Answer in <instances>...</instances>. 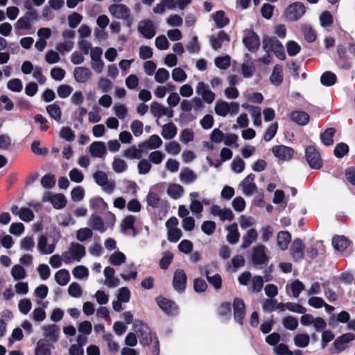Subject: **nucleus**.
Wrapping results in <instances>:
<instances>
[{
	"mask_svg": "<svg viewBox=\"0 0 355 355\" xmlns=\"http://www.w3.org/2000/svg\"><path fill=\"white\" fill-rule=\"evenodd\" d=\"M135 222V217L134 216L130 215L125 217L121 223V232L125 234L129 230H132L134 231L133 236H135L136 234L134 228Z\"/></svg>",
	"mask_w": 355,
	"mask_h": 355,
	"instance_id": "obj_40",
	"label": "nucleus"
},
{
	"mask_svg": "<svg viewBox=\"0 0 355 355\" xmlns=\"http://www.w3.org/2000/svg\"><path fill=\"white\" fill-rule=\"evenodd\" d=\"M291 234L288 232H279L277 238V245L282 250H285L291 242Z\"/></svg>",
	"mask_w": 355,
	"mask_h": 355,
	"instance_id": "obj_42",
	"label": "nucleus"
},
{
	"mask_svg": "<svg viewBox=\"0 0 355 355\" xmlns=\"http://www.w3.org/2000/svg\"><path fill=\"white\" fill-rule=\"evenodd\" d=\"M305 7L302 3L295 2L286 10V17L291 21H297L305 13Z\"/></svg>",
	"mask_w": 355,
	"mask_h": 355,
	"instance_id": "obj_9",
	"label": "nucleus"
},
{
	"mask_svg": "<svg viewBox=\"0 0 355 355\" xmlns=\"http://www.w3.org/2000/svg\"><path fill=\"white\" fill-rule=\"evenodd\" d=\"M239 105L236 102H227L225 101H218L215 105L214 110L218 116L225 117L227 115H235L238 113Z\"/></svg>",
	"mask_w": 355,
	"mask_h": 355,
	"instance_id": "obj_5",
	"label": "nucleus"
},
{
	"mask_svg": "<svg viewBox=\"0 0 355 355\" xmlns=\"http://www.w3.org/2000/svg\"><path fill=\"white\" fill-rule=\"evenodd\" d=\"M134 330L137 334L140 343L144 345H149L150 343L155 344V354H158L159 341L155 334H152L148 326L140 320H136L133 324Z\"/></svg>",
	"mask_w": 355,
	"mask_h": 355,
	"instance_id": "obj_1",
	"label": "nucleus"
},
{
	"mask_svg": "<svg viewBox=\"0 0 355 355\" xmlns=\"http://www.w3.org/2000/svg\"><path fill=\"white\" fill-rule=\"evenodd\" d=\"M264 280L262 277L256 275L252 278V292L259 293L261 291L264 284Z\"/></svg>",
	"mask_w": 355,
	"mask_h": 355,
	"instance_id": "obj_61",
	"label": "nucleus"
},
{
	"mask_svg": "<svg viewBox=\"0 0 355 355\" xmlns=\"http://www.w3.org/2000/svg\"><path fill=\"white\" fill-rule=\"evenodd\" d=\"M234 319L239 324H242L245 315V304L240 298L234 299L233 302Z\"/></svg>",
	"mask_w": 355,
	"mask_h": 355,
	"instance_id": "obj_23",
	"label": "nucleus"
},
{
	"mask_svg": "<svg viewBox=\"0 0 355 355\" xmlns=\"http://www.w3.org/2000/svg\"><path fill=\"white\" fill-rule=\"evenodd\" d=\"M85 248L78 243H71L67 251L63 252V261L65 263L79 262L85 255Z\"/></svg>",
	"mask_w": 355,
	"mask_h": 355,
	"instance_id": "obj_3",
	"label": "nucleus"
},
{
	"mask_svg": "<svg viewBox=\"0 0 355 355\" xmlns=\"http://www.w3.org/2000/svg\"><path fill=\"white\" fill-rule=\"evenodd\" d=\"M44 336L52 341H57L60 334V327L56 324H47L42 327Z\"/></svg>",
	"mask_w": 355,
	"mask_h": 355,
	"instance_id": "obj_26",
	"label": "nucleus"
},
{
	"mask_svg": "<svg viewBox=\"0 0 355 355\" xmlns=\"http://www.w3.org/2000/svg\"><path fill=\"white\" fill-rule=\"evenodd\" d=\"M194 139V132L191 128L184 129L180 135V140L183 144H187Z\"/></svg>",
	"mask_w": 355,
	"mask_h": 355,
	"instance_id": "obj_56",
	"label": "nucleus"
},
{
	"mask_svg": "<svg viewBox=\"0 0 355 355\" xmlns=\"http://www.w3.org/2000/svg\"><path fill=\"white\" fill-rule=\"evenodd\" d=\"M178 220L175 217H171L166 222L167 229V239L168 241L176 243L181 238L182 231L178 227Z\"/></svg>",
	"mask_w": 355,
	"mask_h": 355,
	"instance_id": "obj_7",
	"label": "nucleus"
},
{
	"mask_svg": "<svg viewBox=\"0 0 355 355\" xmlns=\"http://www.w3.org/2000/svg\"><path fill=\"white\" fill-rule=\"evenodd\" d=\"M336 76L331 71L324 72L320 77V82L324 86H331L336 83Z\"/></svg>",
	"mask_w": 355,
	"mask_h": 355,
	"instance_id": "obj_48",
	"label": "nucleus"
},
{
	"mask_svg": "<svg viewBox=\"0 0 355 355\" xmlns=\"http://www.w3.org/2000/svg\"><path fill=\"white\" fill-rule=\"evenodd\" d=\"M108 10L114 17L123 20L126 26L131 28L134 20L131 17L130 9L126 5L123 3L112 4L110 6Z\"/></svg>",
	"mask_w": 355,
	"mask_h": 355,
	"instance_id": "obj_2",
	"label": "nucleus"
},
{
	"mask_svg": "<svg viewBox=\"0 0 355 355\" xmlns=\"http://www.w3.org/2000/svg\"><path fill=\"white\" fill-rule=\"evenodd\" d=\"M89 152L94 157L103 158L107 153L106 146L103 141H94L89 147Z\"/></svg>",
	"mask_w": 355,
	"mask_h": 355,
	"instance_id": "obj_21",
	"label": "nucleus"
},
{
	"mask_svg": "<svg viewBox=\"0 0 355 355\" xmlns=\"http://www.w3.org/2000/svg\"><path fill=\"white\" fill-rule=\"evenodd\" d=\"M73 73L75 80L80 84L85 83L89 80L92 76V73L90 69L85 67H76Z\"/></svg>",
	"mask_w": 355,
	"mask_h": 355,
	"instance_id": "obj_18",
	"label": "nucleus"
},
{
	"mask_svg": "<svg viewBox=\"0 0 355 355\" xmlns=\"http://www.w3.org/2000/svg\"><path fill=\"white\" fill-rule=\"evenodd\" d=\"M286 46L289 56L296 55L301 50V46L293 40L287 42Z\"/></svg>",
	"mask_w": 355,
	"mask_h": 355,
	"instance_id": "obj_59",
	"label": "nucleus"
},
{
	"mask_svg": "<svg viewBox=\"0 0 355 355\" xmlns=\"http://www.w3.org/2000/svg\"><path fill=\"white\" fill-rule=\"evenodd\" d=\"M258 234L256 230H249L243 238V243L241 244L242 248H247L257 239Z\"/></svg>",
	"mask_w": 355,
	"mask_h": 355,
	"instance_id": "obj_41",
	"label": "nucleus"
},
{
	"mask_svg": "<svg viewBox=\"0 0 355 355\" xmlns=\"http://www.w3.org/2000/svg\"><path fill=\"white\" fill-rule=\"evenodd\" d=\"M305 156L309 166L314 169H320L322 165L320 153L313 146H307L305 149Z\"/></svg>",
	"mask_w": 355,
	"mask_h": 355,
	"instance_id": "obj_6",
	"label": "nucleus"
},
{
	"mask_svg": "<svg viewBox=\"0 0 355 355\" xmlns=\"http://www.w3.org/2000/svg\"><path fill=\"white\" fill-rule=\"evenodd\" d=\"M184 193V188L179 184L171 183L168 184L166 193L174 200L179 199Z\"/></svg>",
	"mask_w": 355,
	"mask_h": 355,
	"instance_id": "obj_33",
	"label": "nucleus"
},
{
	"mask_svg": "<svg viewBox=\"0 0 355 355\" xmlns=\"http://www.w3.org/2000/svg\"><path fill=\"white\" fill-rule=\"evenodd\" d=\"M162 144V140L157 135H151L149 139L142 144V147L145 149H157Z\"/></svg>",
	"mask_w": 355,
	"mask_h": 355,
	"instance_id": "obj_36",
	"label": "nucleus"
},
{
	"mask_svg": "<svg viewBox=\"0 0 355 355\" xmlns=\"http://www.w3.org/2000/svg\"><path fill=\"white\" fill-rule=\"evenodd\" d=\"M212 19L217 28H221L229 24V19L225 17L223 10H218L212 15Z\"/></svg>",
	"mask_w": 355,
	"mask_h": 355,
	"instance_id": "obj_38",
	"label": "nucleus"
},
{
	"mask_svg": "<svg viewBox=\"0 0 355 355\" xmlns=\"http://www.w3.org/2000/svg\"><path fill=\"white\" fill-rule=\"evenodd\" d=\"M270 82L275 85H279L283 80L282 67L277 64L275 66L270 78Z\"/></svg>",
	"mask_w": 355,
	"mask_h": 355,
	"instance_id": "obj_45",
	"label": "nucleus"
},
{
	"mask_svg": "<svg viewBox=\"0 0 355 355\" xmlns=\"http://www.w3.org/2000/svg\"><path fill=\"white\" fill-rule=\"evenodd\" d=\"M263 48L267 53L273 52L281 60L286 59L284 46L275 37H264L263 40Z\"/></svg>",
	"mask_w": 355,
	"mask_h": 355,
	"instance_id": "obj_4",
	"label": "nucleus"
},
{
	"mask_svg": "<svg viewBox=\"0 0 355 355\" xmlns=\"http://www.w3.org/2000/svg\"><path fill=\"white\" fill-rule=\"evenodd\" d=\"M37 248L42 254H50L55 250V244L48 245L46 236L42 235L38 239Z\"/></svg>",
	"mask_w": 355,
	"mask_h": 355,
	"instance_id": "obj_30",
	"label": "nucleus"
},
{
	"mask_svg": "<svg viewBox=\"0 0 355 355\" xmlns=\"http://www.w3.org/2000/svg\"><path fill=\"white\" fill-rule=\"evenodd\" d=\"M10 210L14 215L17 216L24 222H31L34 219V214L29 208H19L17 205H14Z\"/></svg>",
	"mask_w": 355,
	"mask_h": 355,
	"instance_id": "obj_20",
	"label": "nucleus"
},
{
	"mask_svg": "<svg viewBox=\"0 0 355 355\" xmlns=\"http://www.w3.org/2000/svg\"><path fill=\"white\" fill-rule=\"evenodd\" d=\"M88 224L93 230H98L101 232L105 231L104 223L98 216L92 215L89 218Z\"/></svg>",
	"mask_w": 355,
	"mask_h": 355,
	"instance_id": "obj_47",
	"label": "nucleus"
},
{
	"mask_svg": "<svg viewBox=\"0 0 355 355\" xmlns=\"http://www.w3.org/2000/svg\"><path fill=\"white\" fill-rule=\"evenodd\" d=\"M171 76L173 80L175 82H183L187 78L186 72L180 67H177L173 69Z\"/></svg>",
	"mask_w": 355,
	"mask_h": 355,
	"instance_id": "obj_63",
	"label": "nucleus"
},
{
	"mask_svg": "<svg viewBox=\"0 0 355 355\" xmlns=\"http://www.w3.org/2000/svg\"><path fill=\"white\" fill-rule=\"evenodd\" d=\"M46 112L54 120L58 121L61 119L62 112L59 105L55 103L49 105L46 107Z\"/></svg>",
	"mask_w": 355,
	"mask_h": 355,
	"instance_id": "obj_46",
	"label": "nucleus"
},
{
	"mask_svg": "<svg viewBox=\"0 0 355 355\" xmlns=\"http://www.w3.org/2000/svg\"><path fill=\"white\" fill-rule=\"evenodd\" d=\"M226 230L227 231V241L231 244L236 243L240 237L237 225L232 223L226 227Z\"/></svg>",
	"mask_w": 355,
	"mask_h": 355,
	"instance_id": "obj_32",
	"label": "nucleus"
},
{
	"mask_svg": "<svg viewBox=\"0 0 355 355\" xmlns=\"http://www.w3.org/2000/svg\"><path fill=\"white\" fill-rule=\"evenodd\" d=\"M165 150L170 155H177L181 151V146L177 141H172L165 144Z\"/></svg>",
	"mask_w": 355,
	"mask_h": 355,
	"instance_id": "obj_57",
	"label": "nucleus"
},
{
	"mask_svg": "<svg viewBox=\"0 0 355 355\" xmlns=\"http://www.w3.org/2000/svg\"><path fill=\"white\" fill-rule=\"evenodd\" d=\"M170 77V73L168 70L164 68H159L155 73V80L160 84L166 83Z\"/></svg>",
	"mask_w": 355,
	"mask_h": 355,
	"instance_id": "obj_49",
	"label": "nucleus"
},
{
	"mask_svg": "<svg viewBox=\"0 0 355 355\" xmlns=\"http://www.w3.org/2000/svg\"><path fill=\"white\" fill-rule=\"evenodd\" d=\"M254 175L251 173L240 182L239 189L241 190L243 195L250 196L256 191L257 186L254 183Z\"/></svg>",
	"mask_w": 355,
	"mask_h": 355,
	"instance_id": "obj_10",
	"label": "nucleus"
},
{
	"mask_svg": "<svg viewBox=\"0 0 355 355\" xmlns=\"http://www.w3.org/2000/svg\"><path fill=\"white\" fill-rule=\"evenodd\" d=\"M123 156L130 159H140L142 156V151L135 146H132L123 152Z\"/></svg>",
	"mask_w": 355,
	"mask_h": 355,
	"instance_id": "obj_54",
	"label": "nucleus"
},
{
	"mask_svg": "<svg viewBox=\"0 0 355 355\" xmlns=\"http://www.w3.org/2000/svg\"><path fill=\"white\" fill-rule=\"evenodd\" d=\"M105 277V285L109 288H114L119 286L120 281L118 278L114 277L115 271L111 267H105L103 271Z\"/></svg>",
	"mask_w": 355,
	"mask_h": 355,
	"instance_id": "obj_25",
	"label": "nucleus"
},
{
	"mask_svg": "<svg viewBox=\"0 0 355 355\" xmlns=\"http://www.w3.org/2000/svg\"><path fill=\"white\" fill-rule=\"evenodd\" d=\"M35 354L36 355H51V347L49 344L45 343L44 342L40 340L37 344V347L35 349Z\"/></svg>",
	"mask_w": 355,
	"mask_h": 355,
	"instance_id": "obj_51",
	"label": "nucleus"
},
{
	"mask_svg": "<svg viewBox=\"0 0 355 355\" xmlns=\"http://www.w3.org/2000/svg\"><path fill=\"white\" fill-rule=\"evenodd\" d=\"M55 279L60 286H65L70 280V275L67 270L61 269L55 274Z\"/></svg>",
	"mask_w": 355,
	"mask_h": 355,
	"instance_id": "obj_43",
	"label": "nucleus"
},
{
	"mask_svg": "<svg viewBox=\"0 0 355 355\" xmlns=\"http://www.w3.org/2000/svg\"><path fill=\"white\" fill-rule=\"evenodd\" d=\"M187 285V275L183 270L178 269L175 271L173 279V286L175 291L182 292L184 291Z\"/></svg>",
	"mask_w": 355,
	"mask_h": 355,
	"instance_id": "obj_15",
	"label": "nucleus"
},
{
	"mask_svg": "<svg viewBox=\"0 0 355 355\" xmlns=\"http://www.w3.org/2000/svg\"><path fill=\"white\" fill-rule=\"evenodd\" d=\"M44 202L50 201L55 209H62L66 205V199L63 194L58 193L53 195L50 192H46L42 197Z\"/></svg>",
	"mask_w": 355,
	"mask_h": 355,
	"instance_id": "obj_16",
	"label": "nucleus"
},
{
	"mask_svg": "<svg viewBox=\"0 0 355 355\" xmlns=\"http://www.w3.org/2000/svg\"><path fill=\"white\" fill-rule=\"evenodd\" d=\"M252 259L255 264H263L266 262L268 257L266 254V247L259 245L253 248Z\"/></svg>",
	"mask_w": 355,
	"mask_h": 355,
	"instance_id": "obj_22",
	"label": "nucleus"
},
{
	"mask_svg": "<svg viewBox=\"0 0 355 355\" xmlns=\"http://www.w3.org/2000/svg\"><path fill=\"white\" fill-rule=\"evenodd\" d=\"M349 152V146L345 143L338 144L334 150V154L337 158H342Z\"/></svg>",
	"mask_w": 355,
	"mask_h": 355,
	"instance_id": "obj_60",
	"label": "nucleus"
},
{
	"mask_svg": "<svg viewBox=\"0 0 355 355\" xmlns=\"http://www.w3.org/2000/svg\"><path fill=\"white\" fill-rule=\"evenodd\" d=\"M181 182L187 184L193 183L197 180V175L193 171L189 168H183L179 175Z\"/></svg>",
	"mask_w": 355,
	"mask_h": 355,
	"instance_id": "obj_29",
	"label": "nucleus"
},
{
	"mask_svg": "<svg viewBox=\"0 0 355 355\" xmlns=\"http://www.w3.org/2000/svg\"><path fill=\"white\" fill-rule=\"evenodd\" d=\"M126 257L121 252H115L112 253L110 258L109 261L114 266H120L125 261Z\"/></svg>",
	"mask_w": 355,
	"mask_h": 355,
	"instance_id": "obj_50",
	"label": "nucleus"
},
{
	"mask_svg": "<svg viewBox=\"0 0 355 355\" xmlns=\"http://www.w3.org/2000/svg\"><path fill=\"white\" fill-rule=\"evenodd\" d=\"M354 339V334L352 333H347L337 338L334 343V346L338 352H341L345 348V345L347 343Z\"/></svg>",
	"mask_w": 355,
	"mask_h": 355,
	"instance_id": "obj_28",
	"label": "nucleus"
},
{
	"mask_svg": "<svg viewBox=\"0 0 355 355\" xmlns=\"http://www.w3.org/2000/svg\"><path fill=\"white\" fill-rule=\"evenodd\" d=\"M210 213L214 216H218L222 221H232L234 217L230 209L221 208L217 205H214L210 207Z\"/></svg>",
	"mask_w": 355,
	"mask_h": 355,
	"instance_id": "obj_13",
	"label": "nucleus"
},
{
	"mask_svg": "<svg viewBox=\"0 0 355 355\" xmlns=\"http://www.w3.org/2000/svg\"><path fill=\"white\" fill-rule=\"evenodd\" d=\"M10 274L15 281L22 280L26 277L25 268L19 264H16L12 268Z\"/></svg>",
	"mask_w": 355,
	"mask_h": 355,
	"instance_id": "obj_44",
	"label": "nucleus"
},
{
	"mask_svg": "<svg viewBox=\"0 0 355 355\" xmlns=\"http://www.w3.org/2000/svg\"><path fill=\"white\" fill-rule=\"evenodd\" d=\"M156 301L159 307L166 314L175 315L177 313L178 308L174 302L162 297H157Z\"/></svg>",
	"mask_w": 355,
	"mask_h": 355,
	"instance_id": "obj_19",
	"label": "nucleus"
},
{
	"mask_svg": "<svg viewBox=\"0 0 355 355\" xmlns=\"http://www.w3.org/2000/svg\"><path fill=\"white\" fill-rule=\"evenodd\" d=\"M230 57L225 55L223 57H217L215 58L214 63L216 66L220 69H226L230 65Z\"/></svg>",
	"mask_w": 355,
	"mask_h": 355,
	"instance_id": "obj_64",
	"label": "nucleus"
},
{
	"mask_svg": "<svg viewBox=\"0 0 355 355\" xmlns=\"http://www.w3.org/2000/svg\"><path fill=\"white\" fill-rule=\"evenodd\" d=\"M128 165L123 159L116 158L112 162V168L117 173H121L125 171Z\"/></svg>",
	"mask_w": 355,
	"mask_h": 355,
	"instance_id": "obj_62",
	"label": "nucleus"
},
{
	"mask_svg": "<svg viewBox=\"0 0 355 355\" xmlns=\"http://www.w3.org/2000/svg\"><path fill=\"white\" fill-rule=\"evenodd\" d=\"M336 132L334 128H328L320 134V139L325 146H331L334 144V135Z\"/></svg>",
	"mask_w": 355,
	"mask_h": 355,
	"instance_id": "obj_39",
	"label": "nucleus"
},
{
	"mask_svg": "<svg viewBox=\"0 0 355 355\" xmlns=\"http://www.w3.org/2000/svg\"><path fill=\"white\" fill-rule=\"evenodd\" d=\"M291 253L294 260H300L304 256V245L299 239H295L291 247Z\"/></svg>",
	"mask_w": 355,
	"mask_h": 355,
	"instance_id": "obj_27",
	"label": "nucleus"
},
{
	"mask_svg": "<svg viewBox=\"0 0 355 355\" xmlns=\"http://www.w3.org/2000/svg\"><path fill=\"white\" fill-rule=\"evenodd\" d=\"M150 112L157 118H160L164 116L168 118H172L173 116V110L172 108L166 107L156 101H153L151 103Z\"/></svg>",
	"mask_w": 355,
	"mask_h": 355,
	"instance_id": "obj_11",
	"label": "nucleus"
},
{
	"mask_svg": "<svg viewBox=\"0 0 355 355\" xmlns=\"http://www.w3.org/2000/svg\"><path fill=\"white\" fill-rule=\"evenodd\" d=\"M309 336L306 334H297L294 338V343L298 347H306L309 344Z\"/></svg>",
	"mask_w": 355,
	"mask_h": 355,
	"instance_id": "obj_55",
	"label": "nucleus"
},
{
	"mask_svg": "<svg viewBox=\"0 0 355 355\" xmlns=\"http://www.w3.org/2000/svg\"><path fill=\"white\" fill-rule=\"evenodd\" d=\"M286 288L287 291L291 290L292 295L295 298H297L301 291L305 288L304 284L298 279H295L291 283H288Z\"/></svg>",
	"mask_w": 355,
	"mask_h": 355,
	"instance_id": "obj_35",
	"label": "nucleus"
},
{
	"mask_svg": "<svg viewBox=\"0 0 355 355\" xmlns=\"http://www.w3.org/2000/svg\"><path fill=\"white\" fill-rule=\"evenodd\" d=\"M177 132L175 125L170 122L162 126L161 135L165 139H171L175 137Z\"/></svg>",
	"mask_w": 355,
	"mask_h": 355,
	"instance_id": "obj_34",
	"label": "nucleus"
},
{
	"mask_svg": "<svg viewBox=\"0 0 355 355\" xmlns=\"http://www.w3.org/2000/svg\"><path fill=\"white\" fill-rule=\"evenodd\" d=\"M243 42L245 47L250 51H256L259 46V37L251 30L245 31V36L243 38Z\"/></svg>",
	"mask_w": 355,
	"mask_h": 355,
	"instance_id": "obj_14",
	"label": "nucleus"
},
{
	"mask_svg": "<svg viewBox=\"0 0 355 355\" xmlns=\"http://www.w3.org/2000/svg\"><path fill=\"white\" fill-rule=\"evenodd\" d=\"M332 245L335 250L343 252L349 245V241L344 236H336L332 239Z\"/></svg>",
	"mask_w": 355,
	"mask_h": 355,
	"instance_id": "obj_37",
	"label": "nucleus"
},
{
	"mask_svg": "<svg viewBox=\"0 0 355 355\" xmlns=\"http://www.w3.org/2000/svg\"><path fill=\"white\" fill-rule=\"evenodd\" d=\"M68 293L73 297L78 298L82 296L83 289L78 283L72 282L68 287Z\"/></svg>",
	"mask_w": 355,
	"mask_h": 355,
	"instance_id": "obj_58",
	"label": "nucleus"
},
{
	"mask_svg": "<svg viewBox=\"0 0 355 355\" xmlns=\"http://www.w3.org/2000/svg\"><path fill=\"white\" fill-rule=\"evenodd\" d=\"M273 155L279 160H290L293 155V149L284 145L275 146L272 148Z\"/></svg>",
	"mask_w": 355,
	"mask_h": 355,
	"instance_id": "obj_12",
	"label": "nucleus"
},
{
	"mask_svg": "<svg viewBox=\"0 0 355 355\" xmlns=\"http://www.w3.org/2000/svg\"><path fill=\"white\" fill-rule=\"evenodd\" d=\"M291 119L299 125H305L309 121V115L304 111H294L291 114Z\"/></svg>",
	"mask_w": 355,
	"mask_h": 355,
	"instance_id": "obj_31",
	"label": "nucleus"
},
{
	"mask_svg": "<svg viewBox=\"0 0 355 355\" xmlns=\"http://www.w3.org/2000/svg\"><path fill=\"white\" fill-rule=\"evenodd\" d=\"M138 32L146 39H152L156 35V28L150 19L140 21L137 26Z\"/></svg>",
	"mask_w": 355,
	"mask_h": 355,
	"instance_id": "obj_8",
	"label": "nucleus"
},
{
	"mask_svg": "<svg viewBox=\"0 0 355 355\" xmlns=\"http://www.w3.org/2000/svg\"><path fill=\"white\" fill-rule=\"evenodd\" d=\"M209 40L211 47L214 50H218L230 42V37L225 32L220 31L216 37L211 36Z\"/></svg>",
	"mask_w": 355,
	"mask_h": 355,
	"instance_id": "obj_24",
	"label": "nucleus"
},
{
	"mask_svg": "<svg viewBox=\"0 0 355 355\" xmlns=\"http://www.w3.org/2000/svg\"><path fill=\"white\" fill-rule=\"evenodd\" d=\"M245 162L239 157L234 158L231 163V169L236 173H241L244 171Z\"/></svg>",
	"mask_w": 355,
	"mask_h": 355,
	"instance_id": "obj_52",
	"label": "nucleus"
},
{
	"mask_svg": "<svg viewBox=\"0 0 355 355\" xmlns=\"http://www.w3.org/2000/svg\"><path fill=\"white\" fill-rule=\"evenodd\" d=\"M112 110L116 117L119 119H123L128 116V109L123 104L116 103L113 106Z\"/></svg>",
	"mask_w": 355,
	"mask_h": 355,
	"instance_id": "obj_53",
	"label": "nucleus"
},
{
	"mask_svg": "<svg viewBox=\"0 0 355 355\" xmlns=\"http://www.w3.org/2000/svg\"><path fill=\"white\" fill-rule=\"evenodd\" d=\"M196 90V93L200 95L207 103L211 104L214 102L215 94L209 89V87L204 82L198 83Z\"/></svg>",
	"mask_w": 355,
	"mask_h": 355,
	"instance_id": "obj_17",
	"label": "nucleus"
}]
</instances>
